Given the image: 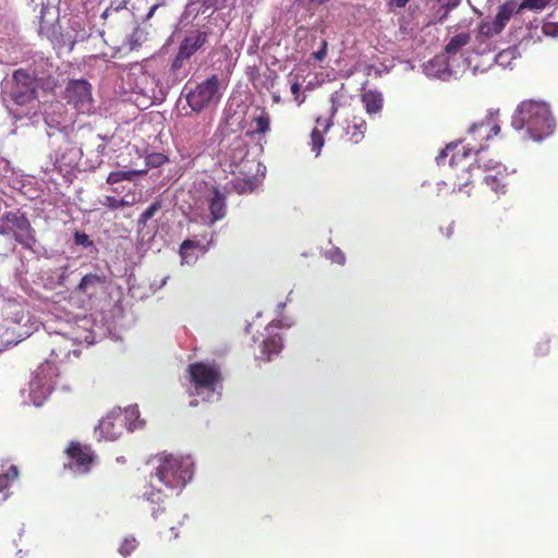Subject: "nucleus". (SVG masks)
Instances as JSON below:
<instances>
[{"label":"nucleus","instance_id":"1","mask_svg":"<svg viewBox=\"0 0 558 558\" xmlns=\"http://www.w3.org/2000/svg\"><path fill=\"white\" fill-rule=\"evenodd\" d=\"M149 463L154 465L155 472L150 474L149 484L145 487L143 496L151 504L163 505L170 497L161 488V485L173 492L174 489H181L192 480L193 472L187 460L168 453H160L150 458ZM161 514L169 517L165 506L153 511V517L156 520Z\"/></svg>","mask_w":558,"mask_h":558},{"label":"nucleus","instance_id":"2","mask_svg":"<svg viewBox=\"0 0 558 558\" xmlns=\"http://www.w3.org/2000/svg\"><path fill=\"white\" fill-rule=\"evenodd\" d=\"M511 125L518 131L525 129L530 138L539 142L554 133L556 123L546 102L524 100L514 110Z\"/></svg>","mask_w":558,"mask_h":558},{"label":"nucleus","instance_id":"3","mask_svg":"<svg viewBox=\"0 0 558 558\" xmlns=\"http://www.w3.org/2000/svg\"><path fill=\"white\" fill-rule=\"evenodd\" d=\"M0 234L12 235L23 248L34 251L35 230L26 215L20 210L7 211L0 217Z\"/></svg>","mask_w":558,"mask_h":558},{"label":"nucleus","instance_id":"4","mask_svg":"<svg viewBox=\"0 0 558 558\" xmlns=\"http://www.w3.org/2000/svg\"><path fill=\"white\" fill-rule=\"evenodd\" d=\"M187 373L192 385L190 393L201 395L203 392L214 393L221 380L219 369L210 364L195 362L189 365Z\"/></svg>","mask_w":558,"mask_h":558},{"label":"nucleus","instance_id":"5","mask_svg":"<svg viewBox=\"0 0 558 558\" xmlns=\"http://www.w3.org/2000/svg\"><path fill=\"white\" fill-rule=\"evenodd\" d=\"M219 77L214 74L202 83L191 88L185 99L192 111L199 113L207 109L213 102H218L219 95Z\"/></svg>","mask_w":558,"mask_h":558},{"label":"nucleus","instance_id":"6","mask_svg":"<svg viewBox=\"0 0 558 558\" xmlns=\"http://www.w3.org/2000/svg\"><path fill=\"white\" fill-rule=\"evenodd\" d=\"M37 80L34 76L24 69H17L12 74L9 96L14 104L26 106L37 98Z\"/></svg>","mask_w":558,"mask_h":558},{"label":"nucleus","instance_id":"7","mask_svg":"<svg viewBox=\"0 0 558 558\" xmlns=\"http://www.w3.org/2000/svg\"><path fill=\"white\" fill-rule=\"evenodd\" d=\"M450 180L453 185V190L463 191L473 182L474 172L480 171V166L468 162V153L464 151L462 155H453L450 160Z\"/></svg>","mask_w":558,"mask_h":558},{"label":"nucleus","instance_id":"8","mask_svg":"<svg viewBox=\"0 0 558 558\" xmlns=\"http://www.w3.org/2000/svg\"><path fill=\"white\" fill-rule=\"evenodd\" d=\"M107 283V276L101 274H86L74 288L73 294L82 298L83 308H92L98 294L102 292Z\"/></svg>","mask_w":558,"mask_h":558},{"label":"nucleus","instance_id":"9","mask_svg":"<svg viewBox=\"0 0 558 558\" xmlns=\"http://www.w3.org/2000/svg\"><path fill=\"white\" fill-rule=\"evenodd\" d=\"M64 98L81 112H88L92 107V86L86 80L70 81L65 87Z\"/></svg>","mask_w":558,"mask_h":558},{"label":"nucleus","instance_id":"10","mask_svg":"<svg viewBox=\"0 0 558 558\" xmlns=\"http://www.w3.org/2000/svg\"><path fill=\"white\" fill-rule=\"evenodd\" d=\"M125 418L122 413H110L104 417L95 429L96 437L105 440H116L122 435Z\"/></svg>","mask_w":558,"mask_h":558},{"label":"nucleus","instance_id":"11","mask_svg":"<svg viewBox=\"0 0 558 558\" xmlns=\"http://www.w3.org/2000/svg\"><path fill=\"white\" fill-rule=\"evenodd\" d=\"M65 452L71 462L74 463L77 472L87 473L90 471L95 454L89 446H83L77 441H72Z\"/></svg>","mask_w":558,"mask_h":558},{"label":"nucleus","instance_id":"12","mask_svg":"<svg viewBox=\"0 0 558 558\" xmlns=\"http://www.w3.org/2000/svg\"><path fill=\"white\" fill-rule=\"evenodd\" d=\"M206 203L209 210V225L222 220L228 213L227 193L221 191L218 186H211L206 196Z\"/></svg>","mask_w":558,"mask_h":558},{"label":"nucleus","instance_id":"13","mask_svg":"<svg viewBox=\"0 0 558 558\" xmlns=\"http://www.w3.org/2000/svg\"><path fill=\"white\" fill-rule=\"evenodd\" d=\"M500 132L498 112H488L482 120L474 122L469 128V133L475 138L490 140Z\"/></svg>","mask_w":558,"mask_h":558},{"label":"nucleus","instance_id":"14","mask_svg":"<svg viewBox=\"0 0 558 558\" xmlns=\"http://www.w3.org/2000/svg\"><path fill=\"white\" fill-rule=\"evenodd\" d=\"M250 118V124L254 128L246 131V136L254 138L255 136H263L270 132L271 119L265 107H255Z\"/></svg>","mask_w":558,"mask_h":558},{"label":"nucleus","instance_id":"15","mask_svg":"<svg viewBox=\"0 0 558 558\" xmlns=\"http://www.w3.org/2000/svg\"><path fill=\"white\" fill-rule=\"evenodd\" d=\"M208 37L206 32H195L186 36L179 47L180 58H186L187 60L204 46Z\"/></svg>","mask_w":558,"mask_h":558},{"label":"nucleus","instance_id":"16","mask_svg":"<svg viewBox=\"0 0 558 558\" xmlns=\"http://www.w3.org/2000/svg\"><path fill=\"white\" fill-rule=\"evenodd\" d=\"M495 173H487L484 175V182L490 187L497 195L505 194L506 189L509 185L508 173L504 166L492 168Z\"/></svg>","mask_w":558,"mask_h":558},{"label":"nucleus","instance_id":"17","mask_svg":"<svg viewBox=\"0 0 558 558\" xmlns=\"http://www.w3.org/2000/svg\"><path fill=\"white\" fill-rule=\"evenodd\" d=\"M207 246L195 240H184L179 248L181 264H194L198 258V252H206Z\"/></svg>","mask_w":558,"mask_h":558},{"label":"nucleus","instance_id":"18","mask_svg":"<svg viewBox=\"0 0 558 558\" xmlns=\"http://www.w3.org/2000/svg\"><path fill=\"white\" fill-rule=\"evenodd\" d=\"M517 10L518 8L513 2H506L502 5H500L495 16V21L492 23L493 32L496 34L501 33L507 23L510 21L511 16L514 13L520 12Z\"/></svg>","mask_w":558,"mask_h":558},{"label":"nucleus","instance_id":"19","mask_svg":"<svg viewBox=\"0 0 558 558\" xmlns=\"http://www.w3.org/2000/svg\"><path fill=\"white\" fill-rule=\"evenodd\" d=\"M366 130L367 124L364 118L353 116L352 119L348 121L345 133L352 143L357 144L364 138Z\"/></svg>","mask_w":558,"mask_h":558},{"label":"nucleus","instance_id":"20","mask_svg":"<svg viewBox=\"0 0 558 558\" xmlns=\"http://www.w3.org/2000/svg\"><path fill=\"white\" fill-rule=\"evenodd\" d=\"M248 153V146L243 137L235 136L228 147L226 155L230 158V166H235L242 161Z\"/></svg>","mask_w":558,"mask_h":558},{"label":"nucleus","instance_id":"21","mask_svg":"<svg viewBox=\"0 0 558 558\" xmlns=\"http://www.w3.org/2000/svg\"><path fill=\"white\" fill-rule=\"evenodd\" d=\"M19 476L17 468L13 464H1L0 466V500L8 497L7 489Z\"/></svg>","mask_w":558,"mask_h":558},{"label":"nucleus","instance_id":"22","mask_svg":"<svg viewBox=\"0 0 558 558\" xmlns=\"http://www.w3.org/2000/svg\"><path fill=\"white\" fill-rule=\"evenodd\" d=\"M337 112V107L332 106L330 118L326 121L324 126V133H326L333 124V117ZM325 144L324 134L318 129H314L311 133V145L312 150L315 151L316 156L320 154V150Z\"/></svg>","mask_w":558,"mask_h":558},{"label":"nucleus","instance_id":"23","mask_svg":"<svg viewBox=\"0 0 558 558\" xmlns=\"http://www.w3.org/2000/svg\"><path fill=\"white\" fill-rule=\"evenodd\" d=\"M282 349V341L280 337H270L265 339L260 344L262 356L264 361H270L272 355L278 354Z\"/></svg>","mask_w":558,"mask_h":558},{"label":"nucleus","instance_id":"24","mask_svg":"<svg viewBox=\"0 0 558 558\" xmlns=\"http://www.w3.org/2000/svg\"><path fill=\"white\" fill-rule=\"evenodd\" d=\"M362 102L368 113H377L383 109L381 94L375 90H367L362 95Z\"/></svg>","mask_w":558,"mask_h":558},{"label":"nucleus","instance_id":"25","mask_svg":"<svg viewBox=\"0 0 558 558\" xmlns=\"http://www.w3.org/2000/svg\"><path fill=\"white\" fill-rule=\"evenodd\" d=\"M470 41L471 35L469 33L457 34L451 37L448 44L445 46V51L449 56H454Z\"/></svg>","mask_w":558,"mask_h":558},{"label":"nucleus","instance_id":"26","mask_svg":"<svg viewBox=\"0 0 558 558\" xmlns=\"http://www.w3.org/2000/svg\"><path fill=\"white\" fill-rule=\"evenodd\" d=\"M143 173V171L128 170V171H112L107 177L108 184H116L121 181H132L136 175Z\"/></svg>","mask_w":558,"mask_h":558},{"label":"nucleus","instance_id":"27","mask_svg":"<svg viewBox=\"0 0 558 558\" xmlns=\"http://www.w3.org/2000/svg\"><path fill=\"white\" fill-rule=\"evenodd\" d=\"M138 546V542L134 536L125 537L119 547V554L129 557Z\"/></svg>","mask_w":558,"mask_h":558},{"label":"nucleus","instance_id":"28","mask_svg":"<svg viewBox=\"0 0 558 558\" xmlns=\"http://www.w3.org/2000/svg\"><path fill=\"white\" fill-rule=\"evenodd\" d=\"M161 208V202L155 201L148 208H146L138 218V225L146 226L147 221L151 219L156 213Z\"/></svg>","mask_w":558,"mask_h":558},{"label":"nucleus","instance_id":"29","mask_svg":"<svg viewBox=\"0 0 558 558\" xmlns=\"http://www.w3.org/2000/svg\"><path fill=\"white\" fill-rule=\"evenodd\" d=\"M551 0H523L517 11L523 9L543 10Z\"/></svg>","mask_w":558,"mask_h":558},{"label":"nucleus","instance_id":"30","mask_svg":"<svg viewBox=\"0 0 558 558\" xmlns=\"http://www.w3.org/2000/svg\"><path fill=\"white\" fill-rule=\"evenodd\" d=\"M328 256H329V259L332 262V263H336V264H339V265H344L345 263V255L344 253L338 248V247H333L331 248L329 252H328Z\"/></svg>","mask_w":558,"mask_h":558},{"label":"nucleus","instance_id":"31","mask_svg":"<svg viewBox=\"0 0 558 558\" xmlns=\"http://www.w3.org/2000/svg\"><path fill=\"white\" fill-rule=\"evenodd\" d=\"M125 4V0H121L117 4L111 3L101 13V19L107 20L113 12H119L120 10L124 9Z\"/></svg>","mask_w":558,"mask_h":558},{"label":"nucleus","instance_id":"32","mask_svg":"<svg viewBox=\"0 0 558 558\" xmlns=\"http://www.w3.org/2000/svg\"><path fill=\"white\" fill-rule=\"evenodd\" d=\"M74 242L76 245H82V246L93 245V242L89 240V236L86 233L80 232V231H76L74 233Z\"/></svg>","mask_w":558,"mask_h":558},{"label":"nucleus","instance_id":"33","mask_svg":"<svg viewBox=\"0 0 558 558\" xmlns=\"http://www.w3.org/2000/svg\"><path fill=\"white\" fill-rule=\"evenodd\" d=\"M136 203L135 192H128L120 198V208L131 207Z\"/></svg>","mask_w":558,"mask_h":558},{"label":"nucleus","instance_id":"34","mask_svg":"<svg viewBox=\"0 0 558 558\" xmlns=\"http://www.w3.org/2000/svg\"><path fill=\"white\" fill-rule=\"evenodd\" d=\"M291 93L294 96V100L298 102V105L304 102L305 96L301 97V84L298 81L291 84Z\"/></svg>","mask_w":558,"mask_h":558},{"label":"nucleus","instance_id":"35","mask_svg":"<svg viewBox=\"0 0 558 558\" xmlns=\"http://www.w3.org/2000/svg\"><path fill=\"white\" fill-rule=\"evenodd\" d=\"M168 161V157L162 154H155L148 157V165L151 167H159Z\"/></svg>","mask_w":558,"mask_h":558},{"label":"nucleus","instance_id":"36","mask_svg":"<svg viewBox=\"0 0 558 558\" xmlns=\"http://www.w3.org/2000/svg\"><path fill=\"white\" fill-rule=\"evenodd\" d=\"M550 351L549 340L539 341L535 348V353L538 356H545Z\"/></svg>","mask_w":558,"mask_h":558},{"label":"nucleus","instance_id":"37","mask_svg":"<svg viewBox=\"0 0 558 558\" xmlns=\"http://www.w3.org/2000/svg\"><path fill=\"white\" fill-rule=\"evenodd\" d=\"M102 205L109 209L116 210L120 208V199L116 198L114 196H106Z\"/></svg>","mask_w":558,"mask_h":558},{"label":"nucleus","instance_id":"38","mask_svg":"<svg viewBox=\"0 0 558 558\" xmlns=\"http://www.w3.org/2000/svg\"><path fill=\"white\" fill-rule=\"evenodd\" d=\"M543 32L548 35V36H553V37H557L558 36V24H555V23H546L544 24L543 26Z\"/></svg>","mask_w":558,"mask_h":558},{"label":"nucleus","instance_id":"39","mask_svg":"<svg viewBox=\"0 0 558 558\" xmlns=\"http://www.w3.org/2000/svg\"><path fill=\"white\" fill-rule=\"evenodd\" d=\"M329 0H296L298 4L303 8H308L312 5H323L327 3Z\"/></svg>","mask_w":558,"mask_h":558},{"label":"nucleus","instance_id":"40","mask_svg":"<svg viewBox=\"0 0 558 558\" xmlns=\"http://www.w3.org/2000/svg\"><path fill=\"white\" fill-rule=\"evenodd\" d=\"M326 53H327V43H326V40H323L322 48L318 51L314 52V57L316 60L322 61L326 57Z\"/></svg>","mask_w":558,"mask_h":558},{"label":"nucleus","instance_id":"41","mask_svg":"<svg viewBox=\"0 0 558 558\" xmlns=\"http://www.w3.org/2000/svg\"><path fill=\"white\" fill-rule=\"evenodd\" d=\"M480 31L483 35L492 36L495 33L493 32L492 24L490 23H483L480 26Z\"/></svg>","mask_w":558,"mask_h":558},{"label":"nucleus","instance_id":"42","mask_svg":"<svg viewBox=\"0 0 558 558\" xmlns=\"http://www.w3.org/2000/svg\"><path fill=\"white\" fill-rule=\"evenodd\" d=\"M184 60H187V59L186 58H180V53L178 52L177 57L174 58V60H173V62L171 64V69L173 71H178L179 69H181Z\"/></svg>","mask_w":558,"mask_h":558},{"label":"nucleus","instance_id":"43","mask_svg":"<svg viewBox=\"0 0 558 558\" xmlns=\"http://www.w3.org/2000/svg\"><path fill=\"white\" fill-rule=\"evenodd\" d=\"M461 0H447L444 4V9H447V12L456 9L460 4Z\"/></svg>","mask_w":558,"mask_h":558},{"label":"nucleus","instance_id":"44","mask_svg":"<svg viewBox=\"0 0 558 558\" xmlns=\"http://www.w3.org/2000/svg\"><path fill=\"white\" fill-rule=\"evenodd\" d=\"M410 0H388L389 7L404 8Z\"/></svg>","mask_w":558,"mask_h":558},{"label":"nucleus","instance_id":"45","mask_svg":"<svg viewBox=\"0 0 558 558\" xmlns=\"http://www.w3.org/2000/svg\"><path fill=\"white\" fill-rule=\"evenodd\" d=\"M453 148H454V146L447 145L446 148L444 150H441V153L437 156V163L440 165L441 160L447 157L448 151L453 149Z\"/></svg>","mask_w":558,"mask_h":558},{"label":"nucleus","instance_id":"46","mask_svg":"<svg viewBox=\"0 0 558 558\" xmlns=\"http://www.w3.org/2000/svg\"><path fill=\"white\" fill-rule=\"evenodd\" d=\"M454 232V223L451 222L447 228H446V236H451Z\"/></svg>","mask_w":558,"mask_h":558},{"label":"nucleus","instance_id":"47","mask_svg":"<svg viewBox=\"0 0 558 558\" xmlns=\"http://www.w3.org/2000/svg\"><path fill=\"white\" fill-rule=\"evenodd\" d=\"M161 523H162V525L168 526L171 532H173L175 530L174 525L171 524L172 523L171 520H166V521H162Z\"/></svg>","mask_w":558,"mask_h":558},{"label":"nucleus","instance_id":"48","mask_svg":"<svg viewBox=\"0 0 558 558\" xmlns=\"http://www.w3.org/2000/svg\"><path fill=\"white\" fill-rule=\"evenodd\" d=\"M448 15H449V12H447V9H445L444 14L438 19V22L442 23L444 21H446L448 19Z\"/></svg>","mask_w":558,"mask_h":558},{"label":"nucleus","instance_id":"49","mask_svg":"<svg viewBox=\"0 0 558 558\" xmlns=\"http://www.w3.org/2000/svg\"><path fill=\"white\" fill-rule=\"evenodd\" d=\"M197 401H191V405H196Z\"/></svg>","mask_w":558,"mask_h":558},{"label":"nucleus","instance_id":"50","mask_svg":"<svg viewBox=\"0 0 558 558\" xmlns=\"http://www.w3.org/2000/svg\"><path fill=\"white\" fill-rule=\"evenodd\" d=\"M322 119L320 118H317L316 119V123H320Z\"/></svg>","mask_w":558,"mask_h":558},{"label":"nucleus","instance_id":"51","mask_svg":"<svg viewBox=\"0 0 558 558\" xmlns=\"http://www.w3.org/2000/svg\"><path fill=\"white\" fill-rule=\"evenodd\" d=\"M113 192L118 193V192H120V189H113Z\"/></svg>","mask_w":558,"mask_h":558},{"label":"nucleus","instance_id":"52","mask_svg":"<svg viewBox=\"0 0 558 558\" xmlns=\"http://www.w3.org/2000/svg\"><path fill=\"white\" fill-rule=\"evenodd\" d=\"M113 192L118 193V192H120V189H113Z\"/></svg>","mask_w":558,"mask_h":558}]
</instances>
